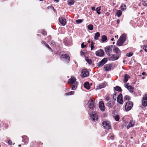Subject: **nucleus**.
<instances>
[{
  "label": "nucleus",
  "mask_w": 147,
  "mask_h": 147,
  "mask_svg": "<svg viewBox=\"0 0 147 147\" xmlns=\"http://www.w3.org/2000/svg\"><path fill=\"white\" fill-rule=\"evenodd\" d=\"M127 38V35L126 34H122L120 37L119 39L118 40L117 43V45L120 46L124 42Z\"/></svg>",
  "instance_id": "1"
},
{
  "label": "nucleus",
  "mask_w": 147,
  "mask_h": 147,
  "mask_svg": "<svg viewBox=\"0 0 147 147\" xmlns=\"http://www.w3.org/2000/svg\"><path fill=\"white\" fill-rule=\"evenodd\" d=\"M76 79V78L74 77H71L69 79L68 81V83L69 84H73L75 82Z\"/></svg>",
  "instance_id": "20"
},
{
  "label": "nucleus",
  "mask_w": 147,
  "mask_h": 147,
  "mask_svg": "<svg viewBox=\"0 0 147 147\" xmlns=\"http://www.w3.org/2000/svg\"><path fill=\"white\" fill-rule=\"evenodd\" d=\"M105 101H108L110 100V98L109 96H107L105 99Z\"/></svg>",
  "instance_id": "46"
},
{
  "label": "nucleus",
  "mask_w": 147,
  "mask_h": 147,
  "mask_svg": "<svg viewBox=\"0 0 147 147\" xmlns=\"http://www.w3.org/2000/svg\"><path fill=\"white\" fill-rule=\"evenodd\" d=\"M118 36L117 35L115 36V38H118Z\"/></svg>",
  "instance_id": "58"
},
{
  "label": "nucleus",
  "mask_w": 147,
  "mask_h": 147,
  "mask_svg": "<svg viewBox=\"0 0 147 147\" xmlns=\"http://www.w3.org/2000/svg\"><path fill=\"white\" fill-rule=\"evenodd\" d=\"M84 86L85 88L87 90H89L90 88L89 83L88 82H86L84 84Z\"/></svg>",
  "instance_id": "21"
},
{
  "label": "nucleus",
  "mask_w": 147,
  "mask_h": 147,
  "mask_svg": "<svg viewBox=\"0 0 147 147\" xmlns=\"http://www.w3.org/2000/svg\"><path fill=\"white\" fill-rule=\"evenodd\" d=\"M143 49L146 52H147V46H144L143 47Z\"/></svg>",
  "instance_id": "44"
},
{
  "label": "nucleus",
  "mask_w": 147,
  "mask_h": 147,
  "mask_svg": "<svg viewBox=\"0 0 147 147\" xmlns=\"http://www.w3.org/2000/svg\"><path fill=\"white\" fill-rule=\"evenodd\" d=\"M99 108L102 111H104L105 110V107L104 103L102 101H100L99 102Z\"/></svg>",
  "instance_id": "14"
},
{
  "label": "nucleus",
  "mask_w": 147,
  "mask_h": 147,
  "mask_svg": "<svg viewBox=\"0 0 147 147\" xmlns=\"http://www.w3.org/2000/svg\"><path fill=\"white\" fill-rule=\"evenodd\" d=\"M114 136L113 133H111L109 134L107 137V139L108 140L110 139L113 140L114 139Z\"/></svg>",
  "instance_id": "27"
},
{
  "label": "nucleus",
  "mask_w": 147,
  "mask_h": 147,
  "mask_svg": "<svg viewBox=\"0 0 147 147\" xmlns=\"http://www.w3.org/2000/svg\"><path fill=\"white\" fill-rule=\"evenodd\" d=\"M124 86L131 93L133 92L134 88L131 86L129 85L128 83H126L124 84Z\"/></svg>",
  "instance_id": "10"
},
{
  "label": "nucleus",
  "mask_w": 147,
  "mask_h": 147,
  "mask_svg": "<svg viewBox=\"0 0 147 147\" xmlns=\"http://www.w3.org/2000/svg\"><path fill=\"white\" fill-rule=\"evenodd\" d=\"M122 14V12L120 10H117L116 13L117 16L118 17H120Z\"/></svg>",
  "instance_id": "31"
},
{
  "label": "nucleus",
  "mask_w": 147,
  "mask_h": 147,
  "mask_svg": "<svg viewBox=\"0 0 147 147\" xmlns=\"http://www.w3.org/2000/svg\"><path fill=\"white\" fill-rule=\"evenodd\" d=\"M114 105V102L113 101L111 100L109 101L106 104V106L109 108H112Z\"/></svg>",
  "instance_id": "17"
},
{
  "label": "nucleus",
  "mask_w": 147,
  "mask_h": 147,
  "mask_svg": "<svg viewBox=\"0 0 147 147\" xmlns=\"http://www.w3.org/2000/svg\"><path fill=\"white\" fill-rule=\"evenodd\" d=\"M124 100H130V97L129 96L127 95L125 96L124 97Z\"/></svg>",
  "instance_id": "39"
},
{
  "label": "nucleus",
  "mask_w": 147,
  "mask_h": 147,
  "mask_svg": "<svg viewBox=\"0 0 147 147\" xmlns=\"http://www.w3.org/2000/svg\"><path fill=\"white\" fill-rule=\"evenodd\" d=\"M112 67L111 64H106L104 66V68L105 71H109L111 69Z\"/></svg>",
  "instance_id": "19"
},
{
  "label": "nucleus",
  "mask_w": 147,
  "mask_h": 147,
  "mask_svg": "<svg viewBox=\"0 0 147 147\" xmlns=\"http://www.w3.org/2000/svg\"><path fill=\"white\" fill-rule=\"evenodd\" d=\"M91 9L93 11L96 10V9L95 7H92Z\"/></svg>",
  "instance_id": "51"
},
{
  "label": "nucleus",
  "mask_w": 147,
  "mask_h": 147,
  "mask_svg": "<svg viewBox=\"0 0 147 147\" xmlns=\"http://www.w3.org/2000/svg\"><path fill=\"white\" fill-rule=\"evenodd\" d=\"M80 53L81 55L82 56L84 55L85 54V53L84 52H82V51H81Z\"/></svg>",
  "instance_id": "49"
},
{
  "label": "nucleus",
  "mask_w": 147,
  "mask_h": 147,
  "mask_svg": "<svg viewBox=\"0 0 147 147\" xmlns=\"http://www.w3.org/2000/svg\"><path fill=\"white\" fill-rule=\"evenodd\" d=\"M120 8L122 10H124L126 9V5L124 4H122L120 7Z\"/></svg>",
  "instance_id": "36"
},
{
  "label": "nucleus",
  "mask_w": 147,
  "mask_h": 147,
  "mask_svg": "<svg viewBox=\"0 0 147 147\" xmlns=\"http://www.w3.org/2000/svg\"><path fill=\"white\" fill-rule=\"evenodd\" d=\"M117 101L120 104H123V102L122 98H117Z\"/></svg>",
  "instance_id": "34"
},
{
  "label": "nucleus",
  "mask_w": 147,
  "mask_h": 147,
  "mask_svg": "<svg viewBox=\"0 0 147 147\" xmlns=\"http://www.w3.org/2000/svg\"><path fill=\"white\" fill-rule=\"evenodd\" d=\"M54 54H57V53L56 52H54Z\"/></svg>",
  "instance_id": "59"
},
{
  "label": "nucleus",
  "mask_w": 147,
  "mask_h": 147,
  "mask_svg": "<svg viewBox=\"0 0 147 147\" xmlns=\"http://www.w3.org/2000/svg\"><path fill=\"white\" fill-rule=\"evenodd\" d=\"M90 119L91 120L95 121L98 120V116L95 112H92L90 115Z\"/></svg>",
  "instance_id": "6"
},
{
  "label": "nucleus",
  "mask_w": 147,
  "mask_h": 147,
  "mask_svg": "<svg viewBox=\"0 0 147 147\" xmlns=\"http://www.w3.org/2000/svg\"><path fill=\"white\" fill-rule=\"evenodd\" d=\"M109 14L108 13H106V15L108 16L109 15Z\"/></svg>",
  "instance_id": "56"
},
{
  "label": "nucleus",
  "mask_w": 147,
  "mask_h": 147,
  "mask_svg": "<svg viewBox=\"0 0 147 147\" xmlns=\"http://www.w3.org/2000/svg\"><path fill=\"white\" fill-rule=\"evenodd\" d=\"M41 33H42V34L43 35H45L47 34L46 32L43 30H42L41 31Z\"/></svg>",
  "instance_id": "45"
},
{
  "label": "nucleus",
  "mask_w": 147,
  "mask_h": 147,
  "mask_svg": "<svg viewBox=\"0 0 147 147\" xmlns=\"http://www.w3.org/2000/svg\"><path fill=\"white\" fill-rule=\"evenodd\" d=\"M133 55L132 53H127L126 54V56H128V57H130L131 56Z\"/></svg>",
  "instance_id": "43"
},
{
  "label": "nucleus",
  "mask_w": 147,
  "mask_h": 147,
  "mask_svg": "<svg viewBox=\"0 0 147 147\" xmlns=\"http://www.w3.org/2000/svg\"><path fill=\"white\" fill-rule=\"evenodd\" d=\"M133 106V103L131 101H128L126 102L125 107V109L126 111H129Z\"/></svg>",
  "instance_id": "7"
},
{
  "label": "nucleus",
  "mask_w": 147,
  "mask_h": 147,
  "mask_svg": "<svg viewBox=\"0 0 147 147\" xmlns=\"http://www.w3.org/2000/svg\"><path fill=\"white\" fill-rule=\"evenodd\" d=\"M117 96V94L115 92L113 94V97L114 100H116Z\"/></svg>",
  "instance_id": "40"
},
{
  "label": "nucleus",
  "mask_w": 147,
  "mask_h": 147,
  "mask_svg": "<svg viewBox=\"0 0 147 147\" xmlns=\"http://www.w3.org/2000/svg\"><path fill=\"white\" fill-rule=\"evenodd\" d=\"M107 61V59L106 58H104L101 61L98 63L97 65L98 67H101L104 65Z\"/></svg>",
  "instance_id": "12"
},
{
  "label": "nucleus",
  "mask_w": 147,
  "mask_h": 147,
  "mask_svg": "<svg viewBox=\"0 0 147 147\" xmlns=\"http://www.w3.org/2000/svg\"><path fill=\"white\" fill-rule=\"evenodd\" d=\"M81 75L82 77L84 78L88 76L89 73L86 69H83L82 71Z\"/></svg>",
  "instance_id": "13"
},
{
  "label": "nucleus",
  "mask_w": 147,
  "mask_h": 147,
  "mask_svg": "<svg viewBox=\"0 0 147 147\" xmlns=\"http://www.w3.org/2000/svg\"><path fill=\"white\" fill-rule=\"evenodd\" d=\"M88 42L89 43H90V41H88Z\"/></svg>",
  "instance_id": "63"
},
{
  "label": "nucleus",
  "mask_w": 147,
  "mask_h": 147,
  "mask_svg": "<svg viewBox=\"0 0 147 147\" xmlns=\"http://www.w3.org/2000/svg\"><path fill=\"white\" fill-rule=\"evenodd\" d=\"M109 60L110 61H113L118 59L120 57L119 55H117L115 54H110L108 55Z\"/></svg>",
  "instance_id": "3"
},
{
  "label": "nucleus",
  "mask_w": 147,
  "mask_h": 147,
  "mask_svg": "<svg viewBox=\"0 0 147 147\" xmlns=\"http://www.w3.org/2000/svg\"><path fill=\"white\" fill-rule=\"evenodd\" d=\"M129 78V76L127 74H125L124 76V78L123 79V81L125 82H127Z\"/></svg>",
  "instance_id": "24"
},
{
  "label": "nucleus",
  "mask_w": 147,
  "mask_h": 147,
  "mask_svg": "<svg viewBox=\"0 0 147 147\" xmlns=\"http://www.w3.org/2000/svg\"><path fill=\"white\" fill-rule=\"evenodd\" d=\"M120 22V20H117V22L118 23H119V22Z\"/></svg>",
  "instance_id": "54"
},
{
  "label": "nucleus",
  "mask_w": 147,
  "mask_h": 147,
  "mask_svg": "<svg viewBox=\"0 0 147 147\" xmlns=\"http://www.w3.org/2000/svg\"><path fill=\"white\" fill-rule=\"evenodd\" d=\"M60 58L67 63H69L70 61L69 56L67 54H62Z\"/></svg>",
  "instance_id": "2"
},
{
  "label": "nucleus",
  "mask_w": 147,
  "mask_h": 147,
  "mask_svg": "<svg viewBox=\"0 0 147 147\" xmlns=\"http://www.w3.org/2000/svg\"><path fill=\"white\" fill-rule=\"evenodd\" d=\"M105 87V84H101L99 86H97L96 88L97 90L100 89L101 88H103Z\"/></svg>",
  "instance_id": "22"
},
{
  "label": "nucleus",
  "mask_w": 147,
  "mask_h": 147,
  "mask_svg": "<svg viewBox=\"0 0 147 147\" xmlns=\"http://www.w3.org/2000/svg\"><path fill=\"white\" fill-rule=\"evenodd\" d=\"M18 146H19V147L21 146V144L19 145Z\"/></svg>",
  "instance_id": "60"
},
{
  "label": "nucleus",
  "mask_w": 147,
  "mask_h": 147,
  "mask_svg": "<svg viewBox=\"0 0 147 147\" xmlns=\"http://www.w3.org/2000/svg\"><path fill=\"white\" fill-rule=\"evenodd\" d=\"M55 1H56L57 2H58L59 1V0H54Z\"/></svg>",
  "instance_id": "53"
},
{
  "label": "nucleus",
  "mask_w": 147,
  "mask_h": 147,
  "mask_svg": "<svg viewBox=\"0 0 147 147\" xmlns=\"http://www.w3.org/2000/svg\"><path fill=\"white\" fill-rule=\"evenodd\" d=\"M85 60L90 65L92 63V60L90 59H89L87 57H85Z\"/></svg>",
  "instance_id": "28"
},
{
  "label": "nucleus",
  "mask_w": 147,
  "mask_h": 147,
  "mask_svg": "<svg viewBox=\"0 0 147 147\" xmlns=\"http://www.w3.org/2000/svg\"><path fill=\"white\" fill-rule=\"evenodd\" d=\"M115 42H113V44H115Z\"/></svg>",
  "instance_id": "61"
},
{
  "label": "nucleus",
  "mask_w": 147,
  "mask_h": 147,
  "mask_svg": "<svg viewBox=\"0 0 147 147\" xmlns=\"http://www.w3.org/2000/svg\"><path fill=\"white\" fill-rule=\"evenodd\" d=\"M42 44H44L48 48L50 49L51 52L53 51V50L49 46L46 42L44 41H42Z\"/></svg>",
  "instance_id": "26"
},
{
  "label": "nucleus",
  "mask_w": 147,
  "mask_h": 147,
  "mask_svg": "<svg viewBox=\"0 0 147 147\" xmlns=\"http://www.w3.org/2000/svg\"><path fill=\"white\" fill-rule=\"evenodd\" d=\"M87 28L88 30H92L93 28V26L92 24H90L88 26Z\"/></svg>",
  "instance_id": "33"
},
{
  "label": "nucleus",
  "mask_w": 147,
  "mask_h": 147,
  "mask_svg": "<svg viewBox=\"0 0 147 147\" xmlns=\"http://www.w3.org/2000/svg\"><path fill=\"white\" fill-rule=\"evenodd\" d=\"M75 92L74 91H71L68 93H65L66 95H71L73 94Z\"/></svg>",
  "instance_id": "38"
},
{
  "label": "nucleus",
  "mask_w": 147,
  "mask_h": 147,
  "mask_svg": "<svg viewBox=\"0 0 147 147\" xmlns=\"http://www.w3.org/2000/svg\"><path fill=\"white\" fill-rule=\"evenodd\" d=\"M100 7H98L96 9V11L97 13L99 15L100 14Z\"/></svg>",
  "instance_id": "35"
},
{
  "label": "nucleus",
  "mask_w": 147,
  "mask_h": 147,
  "mask_svg": "<svg viewBox=\"0 0 147 147\" xmlns=\"http://www.w3.org/2000/svg\"><path fill=\"white\" fill-rule=\"evenodd\" d=\"M52 8H53V10L54 11V12H55V9L53 7H52Z\"/></svg>",
  "instance_id": "57"
},
{
  "label": "nucleus",
  "mask_w": 147,
  "mask_h": 147,
  "mask_svg": "<svg viewBox=\"0 0 147 147\" xmlns=\"http://www.w3.org/2000/svg\"><path fill=\"white\" fill-rule=\"evenodd\" d=\"M114 118L116 121H118L119 119V116L118 115H116L114 117Z\"/></svg>",
  "instance_id": "41"
},
{
  "label": "nucleus",
  "mask_w": 147,
  "mask_h": 147,
  "mask_svg": "<svg viewBox=\"0 0 147 147\" xmlns=\"http://www.w3.org/2000/svg\"><path fill=\"white\" fill-rule=\"evenodd\" d=\"M60 23L63 26H65L66 23V20L64 18H61L59 19Z\"/></svg>",
  "instance_id": "16"
},
{
  "label": "nucleus",
  "mask_w": 147,
  "mask_h": 147,
  "mask_svg": "<svg viewBox=\"0 0 147 147\" xmlns=\"http://www.w3.org/2000/svg\"><path fill=\"white\" fill-rule=\"evenodd\" d=\"M135 121L134 120H131L130 121L127 127V129H128L130 127H132L134 125Z\"/></svg>",
  "instance_id": "15"
},
{
  "label": "nucleus",
  "mask_w": 147,
  "mask_h": 147,
  "mask_svg": "<svg viewBox=\"0 0 147 147\" xmlns=\"http://www.w3.org/2000/svg\"><path fill=\"white\" fill-rule=\"evenodd\" d=\"M96 55L97 56L103 57L105 55L104 52L103 50L100 49L96 52Z\"/></svg>",
  "instance_id": "9"
},
{
  "label": "nucleus",
  "mask_w": 147,
  "mask_h": 147,
  "mask_svg": "<svg viewBox=\"0 0 147 147\" xmlns=\"http://www.w3.org/2000/svg\"><path fill=\"white\" fill-rule=\"evenodd\" d=\"M86 46V45H84V42H82L81 44V47L82 48H84Z\"/></svg>",
  "instance_id": "48"
},
{
  "label": "nucleus",
  "mask_w": 147,
  "mask_h": 147,
  "mask_svg": "<svg viewBox=\"0 0 147 147\" xmlns=\"http://www.w3.org/2000/svg\"><path fill=\"white\" fill-rule=\"evenodd\" d=\"M122 95L121 94H120L119 95L117 96V98H122Z\"/></svg>",
  "instance_id": "47"
},
{
  "label": "nucleus",
  "mask_w": 147,
  "mask_h": 147,
  "mask_svg": "<svg viewBox=\"0 0 147 147\" xmlns=\"http://www.w3.org/2000/svg\"><path fill=\"white\" fill-rule=\"evenodd\" d=\"M83 20L79 19L76 20V22L77 24H79L81 23L83 21Z\"/></svg>",
  "instance_id": "42"
},
{
  "label": "nucleus",
  "mask_w": 147,
  "mask_h": 147,
  "mask_svg": "<svg viewBox=\"0 0 147 147\" xmlns=\"http://www.w3.org/2000/svg\"><path fill=\"white\" fill-rule=\"evenodd\" d=\"M39 1H43V0H39Z\"/></svg>",
  "instance_id": "62"
},
{
  "label": "nucleus",
  "mask_w": 147,
  "mask_h": 147,
  "mask_svg": "<svg viewBox=\"0 0 147 147\" xmlns=\"http://www.w3.org/2000/svg\"><path fill=\"white\" fill-rule=\"evenodd\" d=\"M102 124L103 127L105 129H109L111 128L110 123V122L108 121H103Z\"/></svg>",
  "instance_id": "5"
},
{
  "label": "nucleus",
  "mask_w": 147,
  "mask_h": 147,
  "mask_svg": "<svg viewBox=\"0 0 147 147\" xmlns=\"http://www.w3.org/2000/svg\"><path fill=\"white\" fill-rule=\"evenodd\" d=\"M142 102V105L143 106H147V94H145L143 96Z\"/></svg>",
  "instance_id": "11"
},
{
  "label": "nucleus",
  "mask_w": 147,
  "mask_h": 147,
  "mask_svg": "<svg viewBox=\"0 0 147 147\" xmlns=\"http://www.w3.org/2000/svg\"><path fill=\"white\" fill-rule=\"evenodd\" d=\"M113 46L112 45L106 46L105 48V51L108 55H109L112 52Z\"/></svg>",
  "instance_id": "4"
},
{
  "label": "nucleus",
  "mask_w": 147,
  "mask_h": 147,
  "mask_svg": "<svg viewBox=\"0 0 147 147\" xmlns=\"http://www.w3.org/2000/svg\"><path fill=\"white\" fill-rule=\"evenodd\" d=\"M114 90L119 92H121L122 90L121 88L119 86H116L114 88Z\"/></svg>",
  "instance_id": "29"
},
{
  "label": "nucleus",
  "mask_w": 147,
  "mask_h": 147,
  "mask_svg": "<svg viewBox=\"0 0 147 147\" xmlns=\"http://www.w3.org/2000/svg\"><path fill=\"white\" fill-rule=\"evenodd\" d=\"M94 102L92 99H90L88 103V107L89 109H93L95 106Z\"/></svg>",
  "instance_id": "8"
},
{
  "label": "nucleus",
  "mask_w": 147,
  "mask_h": 147,
  "mask_svg": "<svg viewBox=\"0 0 147 147\" xmlns=\"http://www.w3.org/2000/svg\"><path fill=\"white\" fill-rule=\"evenodd\" d=\"M111 41H112L114 40V38H112L111 39Z\"/></svg>",
  "instance_id": "55"
},
{
  "label": "nucleus",
  "mask_w": 147,
  "mask_h": 147,
  "mask_svg": "<svg viewBox=\"0 0 147 147\" xmlns=\"http://www.w3.org/2000/svg\"><path fill=\"white\" fill-rule=\"evenodd\" d=\"M145 5V6H147V5H146V4H145V5Z\"/></svg>",
  "instance_id": "64"
},
{
  "label": "nucleus",
  "mask_w": 147,
  "mask_h": 147,
  "mask_svg": "<svg viewBox=\"0 0 147 147\" xmlns=\"http://www.w3.org/2000/svg\"><path fill=\"white\" fill-rule=\"evenodd\" d=\"M77 86V85L76 83H75L74 84L71 86V90H75L76 89Z\"/></svg>",
  "instance_id": "32"
},
{
  "label": "nucleus",
  "mask_w": 147,
  "mask_h": 147,
  "mask_svg": "<svg viewBox=\"0 0 147 147\" xmlns=\"http://www.w3.org/2000/svg\"><path fill=\"white\" fill-rule=\"evenodd\" d=\"M107 39V36L105 35H103L101 36V40L103 42H106Z\"/></svg>",
  "instance_id": "23"
},
{
  "label": "nucleus",
  "mask_w": 147,
  "mask_h": 147,
  "mask_svg": "<svg viewBox=\"0 0 147 147\" xmlns=\"http://www.w3.org/2000/svg\"><path fill=\"white\" fill-rule=\"evenodd\" d=\"M67 2L68 4L70 5H73L74 3V0H68Z\"/></svg>",
  "instance_id": "30"
},
{
  "label": "nucleus",
  "mask_w": 147,
  "mask_h": 147,
  "mask_svg": "<svg viewBox=\"0 0 147 147\" xmlns=\"http://www.w3.org/2000/svg\"><path fill=\"white\" fill-rule=\"evenodd\" d=\"M100 36V33L99 32H97L95 33L94 36V39L95 40H97L98 39Z\"/></svg>",
  "instance_id": "25"
},
{
  "label": "nucleus",
  "mask_w": 147,
  "mask_h": 147,
  "mask_svg": "<svg viewBox=\"0 0 147 147\" xmlns=\"http://www.w3.org/2000/svg\"><path fill=\"white\" fill-rule=\"evenodd\" d=\"M94 43L92 41L91 42V45H90V47H91V50H93V49L94 48Z\"/></svg>",
  "instance_id": "37"
},
{
  "label": "nucleus",
  "mask_w": 147,
  "mask_h": 147,
  "mask_svg": "<svg viewBox=\"0 0 147 147\" xmlns=\"http://www.w3.org/2000/svg\"><path fill=\"white\" fill-rule=\"evenodd\" d=\"M142 75H143V76H144V75H146V73L145 72H143V73H142Z\"/></svg>",
  "instance_id": "52"
},
{
  "label": "nucleus",
  "mask_w": 147,
  "mask_h": 147,
  "mask_svg": "<svg viewBox=\"0 0 147 147\" xmlns=\"http://www.w3.org/2000/svg\"><path fill=\"white\" fill-rule=\"evenodd\" d=\"M114 51L115 53L116 54V55H119V57H120L121 55V52L119 49L117 47H115L114 49Z\"/></svg>",
  "instance_id": "18"
},
{
  "label": "nucleus",
  "mask_w": 147,
  "mask_h": 147,
  "mask_svg": "<svg viewBox=\"0 0 147 147\" xmlns=\"http://www.w3.org/2000/svg\"><path fill=\"white\" fill-rule=\"evenodd\" d=\"M8 143L9 144H11L12 142L11 140H9L8 141Z\"/></svg>",
  "instance_id": "50"
}]
</instances>
